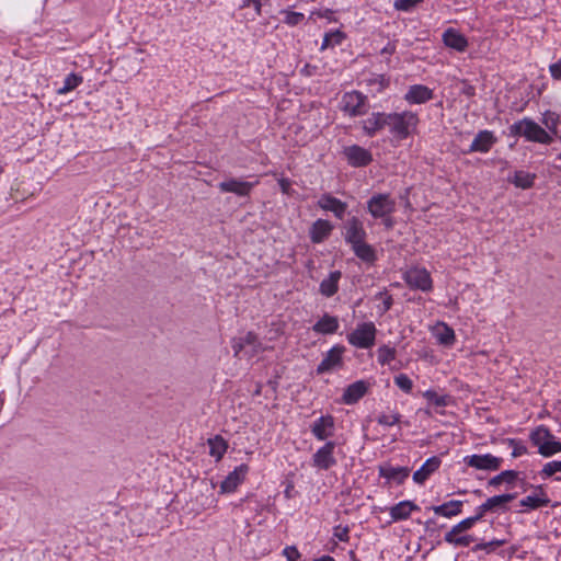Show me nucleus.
<instances>
[{"instance_id":"4be33fe9","label":"nucleus","mask_w":561,"mask_h":561,"mask_svg":"<svg viewBox=\"0 0 561 561\" xmlns=\"http://www.w3.org/2000/svg\"><path fill=\"white\" fill-rule=\"evenodd\" d=\"M439 466L440 459L438 457L433 456L428 458L422 467L413 473V481L417 484H423Z\"/></svg>"},{"instance_id":"c756f323","label":"nucleus","mask_w":561,"mask_h":561,"mask_svg":"<svg viewBox=\"0 0 561 561\" xmlns=\"http://www.w3.org/2000/svg\"><path fill=\"white\" fill-rule=\"evenodd\" d=\"M419 507L411 501H402L390 508V516L393 520H403L409 518L412 511Z\"/></svg>"},{"instance_id":"b1692460","label":"nucleus","mask_w":561,"mask_h":561,"mask_svg":"<svg viewBox=\"0 0 561 561\" xmlns=\"http://www.w3.org/2000/svg\"><path fill=\"white\" fill-rule=\"evenodd\" d=\"M536 491L539 492V494L528 495L520 500L519 504L520 506H524L528 510H537L543 506H547L550 502V500L547 497L541 485L536 486Z\"/></svg>"},{"instance_id":"7ed1b4c3","label":"nucleus","mask_w":561,"mask_h":561,"mask_svg":"<svg viewBox=\"0 0 561 561\" xmlns=\"http://www.w3.org/2000/svg\"><path fill=\"white\" fill-rule=\"evenodd\" d=\"M530 440L538 447V453L543 457H551L561 453V442L543 425L536 427L530 433Z\"/></svg>"},{"instance_id":"6ab92c4d","label":"nucleus","mask_w":561,"mask_h":561,"mask_svg":"<svg viewBox=\"0 0 561 561\" xmlns=\"http://www.w3.org/2000/svg\"><path fill=\"white\" fill-rule=\"evenodd\" d=\"M367 390L368 385L366 381H355L344 390L342 400L345 404H354L366 394Z\"/></svg>"},{"instance_id":"4468645a","label":"nucleus","mask_w":561,"mask_h":561,"mask_svg":"<svg viewBox=\"0 0 561 561\" xmlns=\"http://www.w3.org/2000/svg\"><path fill=\"white\" fill-rule=\"evenodd\" d=\"M249 472V466L242 463L234 468L220 484L221 493H232L243 482Z\"/></svg>"},{"instance_id":"37998d69","label":"nucleus","mask_w":561,"mask_h":561,"mask_svg":"<svg viewBox=\"0 0 561 561\" xmlns=\"http://www.w3.org/2000/svg\"><path fill=\"white\" fill-rule=\"evenodd\" d=\"M376 299H379L381 300V305L378 306V310L381 314H383L385 312H387L392 304H393V299H392V296L389 295L387 291H380L378 293L376 296H375Z\"/></svg>"},{"instance_id":"4d7b16f0","label":"nucleus","mask_w":561,"mask_h":561,"mask_svg":"<svg viewBox=\"0 0 561 561\" xmlns=\"http://www.w3.org/2000/svg\"><path fill=\"white\" fill-rule=\"evenodd\" d=\"M549 72L554 80L561 81V60L549 66Z\"/></svg>"},{"instance_id":"6e6d98bb","label":"nucleus","mask_w":561,"mask_h":561,"mask_svg":"<svg viewBox=\"0 0 561 561\" xmlns=\"http://www.w3.org/2000/svg\"><path fill=\"white\" fill-rule=\"evenodd\" d=\"M283 553L287 558V561H296L300 557V553L294 546L286 547Z\"/></svg>"},{"instance_id":"2f4dec72","label":"nucleus","mask_w":561,"mask_h":561,"mask_svg":"<svg viewBox=\"0 0 561 561\" xmlns=\"http://www.w3.org/2000/svg\"><path fill=\"white\" fill-rule=\"evenodd\" d=\"M355 255L364 262L373 263L376 260V252L374 248L366 242L356 243L351 247Z\"/></svg>"},{"instance_id":"680f3d73","label":"nucleus","mask_w":561,"mask_h":561,"mask_svg":"<svg viewBox=\"0 0 561 561\" xmlns=\"http://www.w3.org/2000/svg\"><path fill=\"white\" fill-rule=\"evenodd\" d=\"M250 2H252L254 4V8H255L256 12L260 14V12H261V1L260 0H247L244 5H250Z\"/></svg>"},{"instance_id":"3c124183","label":"nucleus","mask_w":561,"mask_h":561,"mask_svg":"<svg viewBox=\"0 0 561 561\" xmlns=\"http://www.w3.org/2000/svg\"><path fill=\"white\" fill-rule=\"evenodd\" d=\"M476 523H477V517L471 516V517L462 519L457 525L453 526L451 529H454L455 533L456 531L465 533V531L471 529Z\"/></svg>"},{"instance_id":"49530a36","label":"nucleus","mask_w":561,"mask_h":561,"mask_svg":"<svg viewBox=\"0 0 561 561\" xmlns=\"http://www.w3.org/2000/svg\"><path fill=\"white\" fill-rule=\"evenodd\" d=\"M254 341L255 343L253 344H247V351L244 353L247 359H251L252 357L256 356L257 354L264 351V347L262 346V343L259 341V337L255 333Z\"/></svg>"},{"instance_id":"f8f14e48","label":"nucleus","mask_w":561,"mask_h":561,"mask_svg":"<svg viewBox=\"0 0 561 561\" xmlns=\"http://www.w3.org/2000/svg\"><path fill=\"white\" fill-rule=\"evenodd\" d=\"M347 162L355 168L366 167L373 161V154L358 145L347 146L343 149Z\"/></svg>"},{"instance_id":"f704fd0d","label":"nucleus","mask_w":561,"mask_h":561,"mask_svg":"<svg viewBox=\"0 0 561 561\" xmlns=\"http://www.w3.org/2000/svg\"><path fill=\"white\" fill-rule=\"evenodd\" d=\"M437 341L443 345H453L455 342V332L445 323H438L434 329Z\"/></svg>"},{"instance_id":"864d4df0","label":"nucleus","mask_w":561,"mask_h":561,"mask_svg":"<svg viewBox=\"0 0 561 561\" xmlns=\"http://www.w3.org/2000/svg\"><path fill=\"white\" fill-rule=\"evenodd\" d=\"M333 38H336V43L340 44L343 39V35L341 32L325 34L322 45H321V49H325L330 46H333V44H332Z\"/></svg>"},{"instance_id":"f3484780","label":"nucleus","mask_w":561,"mask_h":561,"mask_svg":"<svg viewBox=\"0 0 561 561\" xmlns=\"http://www.w3.org/2000/svg\"><path fill=\"white\" fill-rule=\"evenodd\" d=\"M433 98V90L423 84L411 85L404 95V100L409 104H423L432 100Z\"/></svg>"},{"instance_id":"338daca9","label":"nucleus","mask_w":561,"mask_h":561,"mask_svg":"<svg viewBox=\"0 0 561 561\" xmlns=\"http://www.w3.org/2000/svg\"><path fill=\"white\" fill-rule=\"evenodd\" d=\"M332 44H333V45L337 44V43H336V38H333Z\"/></svg>"},{"instance_id":"8fccbe9b","label":"nucleus","mask_w":561,"mask_h":561,"mask_svg":"<svg viewBox=\"0 0 561 561\" xmlns=\"http://www.w3.org/2000/svg\"><path fill=\"white\" fill-rule=\"evenodd\" d=\"M394 383L403 391L410 392L413 387L412 380L404 374L394 377Z\"/></svg>"},{"instance_id":"f257e3e1","label":"nucleus","mask_w":561,"mask_h":561,"mask_svg":"<svg viewBox=\"0 0 561 561\" xmlns=\"http://www.w3.org/2000/svg\"><path fill=\"white\" fill-rule=\"evenodd\" d=\"M387 127L399 140L408 138L416 130L419 117L411 111L401 113H386Z\"/></svg>"},{"instance_id":"473e14b6","label":"nucleus","mask_w":561,"mask_h":561,"mask_svg":"<svg viewBox=\"0 0 561 561\" xmlns=\"http://www.w3.org/2000/svg\"><path fill=\"white\" fill-rule=\"evenodd\" d=\"M207 443L209 446V455L219 461L228 448L226 439L220 435H216L215 437L209 438Z\"/></svg>"},{"instance_id":"09e8293b","label":"nucleus","mask_w":561,"mask_h":561,"mask_svg":"<svg viewBox=\"0 0 561 561\" xmlns=\"http://www.w3.org/2000/svg\"><path fill=\"white\" fill-rule=\"evenodd\" d=\"M400 420H401V415L399 413H391V414L382 413L377 419L378 423L380 425H385V426H392V425L399 423Z\"/></svg>"},{"instance_id":"1a4fd4ad","label":"nucleus","mask_w":561,"mask_h":561,"mask_svg":"<svg viewBox=\"0 0 561 561\" xmlns=\"http://www.w3.org/2000/svg\"><path fill=\"white\" fill-rule=\"evenodd\" d=\"M343 229L345 242L348 243L351 247L356 243H360L367 238V232L364 228L362 220L355 216L350 218L345 222Z\"/></svg>"},{"instance_id":"a211bd4d","label":"nucleus","mask_w":561,"mask_h":561,"mask_svg":"<svg viewBox=\"0 0 561 561\" xmlns=\"http://www.w3.org/2000/svg\"><path fill=\"white\" fill-rule=\"evenodd\" d=\"M334 419L331 415L319 417L311 425V433L319 440H324L333 435Z\"/></svg>"},{"instance_id":"ea45409f","label":"nucleus","mask_w":561,"mask_h":561,"mask_svg":"<svg viewBox=\"0 0 561 561\" xmlns=\"http://www.w3.org/2000/svg\"><path fill=\"white\" fill-rule=\"evenodd\" d=\"M510 447H512V457L513 458H517V457H520L523 455H526L528 453V449L526 447V445L522 442V440H518V439H515V438H506L504 440Z\"/></svg>"},{"instance_id":"aec40b11","label":"nucleus","mask_w":561,"mask_h":561,"mask_svg":"<svg viewBox=\"0 0 561 561\" xmlns=\"http://www.w3.org/2000/svg\"><path fill=\"white\" fill-rule=\"evenodd\" d=\"M443 42L447 47L457 51H465L468 47L467 38L455 28H447L443 33Z\"/></svg>"},{"instance_id":"393cba45","label":"nucleus","mask_w":561,"mask_h":561,"mask_svg":"<svg viewBox=\"0 0 561 561\" xmlns=\"http://www.w3.org/2000/svg\"><path fill=\"white\" fill-rule=\"evenodd\" d=\"M379 474L400 484L409 477L410 470L407 467L380 466Z\"/></svg>"},{"instance_id":"c03bdc74","label":"nucleus","mask_w":561,"mask_h":561,"mask_svg":"<svg viewBox=\"0 0 561 561\" xmlns=\"http://www.w3.org/2000/svg\"><path fill=\"white\" fill-rule=\"evenodd\" d=\"M542 123L549 131H551L553 135H557V127H558V123H559L558 115H556L552 112H546L543 114Z\"/></svg>"},{"instance_id":"2eb2a0df","label":"nucleus","mask_w":561,"mask_h":561,"mask_svg":"<svg viewBox=\"0 0 561 561\" xmlns=\"http://www.w3.org/2000/svg\"><path fill=\"white\" fill-rule=\"evenodd\" d=\"M318 207L322 210L331 211L337 219H343L347 209V204L331 194H323L318 199Z\"/></svg>"},{"instance_id":"423d86ee","label":"nucleus","mask_w":561,"mask_h":561,"mask_svg":"<svg viewBox=\"0 0 561 561\" xmlns=\"http://www.w3.org/2000/svg\"><path fill=\"white\" fill-rule=\"evenodd\" d=\"M367 210L375 218H383L396 210V201L389 194H375L367 202Z\"/></svg>"},{"instance_id":"603ef678","label":"nucleus","mask_w":561,"mask_h":561,"mask_svg":"<svg viewBox=\"0 0 561 561\" xmlns=\"http://www.w3.org/2000/svg\"><path fill=\"white\" fill-rule=\"evenodd\" d=\"M423 0H396L393 7L399 11H409Z\"/></svg>"},{"instance_id":"774afa93","label":"nucleus","mask_w":561,"mask_h":561,"mask_svg":"<svg viewBox=\"0 0 561 561\" xmlns=\"http://www.w3.org/2000/svg\"><path fill=\"white\" fill-rule=\"evenodd\" d=\"M556 480L561 481V477H557Z\"/></svg>"},{"instance_id":"39448f33","label":"nucleus","mask_w":561,"mask_h":561,"mask_svg":"<svg viewBox=\"0 0 561 561\" xmlns=\"http://www.w3.org/2000/svg\"><path fill=\"white\" fill-rule=\"evenodd\" d=\"M341 108L352 117L365 115L368 111L367 96L358 91H351L343 94Z\"/></svg>"},{"instance_id":"ddd939ff","label":"nucleus","mask_w":561,"mask_h":561,"mask_svg":"<svg viewBox=\"0 0 561 561\" xmlns=\"http://www.w3.org/2000/svg\"><path fill=\"white\" fill-rule=\"evenodd\" d=\"M256 183H257V181L254 183H251V182H245V181H241L239 179L231 178V179L220 182L218 184V188L222 193H233L237 196L245 197V196L250 195L252 188L254 187V185Z\"/></svg>"},{"instance_id":"e2e57ef3","label":"nucleus","mask_w":561,"mask_h":561,"mask_svg":"<svg viewBox=\"0 0 561 561\" xmlns=\"http://www.w3.org/2000/svg\"><path fill=\"white\" fill-rule=\"evenodd\" d=\"M488 511H482V504L478 507V512L473 517H477V522L480 520Z\"/></svg>"},{"instance_id":"412c9836","label":"nucleus","mask_w":561,"mask_h":561,"mask_svg":"<svg viewBox=\"0 0 561 561\" xmlns=\"http://www.w3.org/2000/svg\"><path fill=\"white\" fill-rule=\"evenodd\" d=\"M496 139L492 131L481 130L477 134L470 146L471 152H488Z\"/></svg>"},{"instance_id":"9d476101","label":"nucleus","mask_w":561,"mask_h":561,"mask_svg":"<svg viewBox=\"0 0 561 561\" xmlns=\"http://www.w3.org/2000/svg\"><path fill=\"white\" fill-rule=\"evenodd\" d=\"M335 448L334 442L325 443L312 456V466L320 470H329L336 465V459L333 455Z\"/></svg>"},{"instance_id":"0e129e2a","label":"nucleus","mask_w":561,"mask_h":561,"mask_svg":"<svg viewBox=\"0 0 561 561\" xmlns=\"http://www.w3.org/2000/svg\"><path fill=\"white\" fill-rule=\"evenodd\" d=\"M293 488H294V486H293L291 484H288V485H287V488H286V490H285V492H284V493H285V496H286L287 499H290V497H291V490H293Z\"/></svg>"},{"instance_id":"cd10ccee","label":"nucleus","mask_w":561,"mask_h":561,"mask_svg":"<svg viewBox=\"0 0 561 561\" xmlns=\"http://www.w3.org/2000/svg\"><path fill=\"white\" fill-rule=\"evenodd\" d=\"M516 494L515 493H506L501 495H495L492 497H489L483 504H482V511H499L505 508L506 504L515 500Z\"/></svg>"},{"instance_id":"e433bc0d","label":"nucleus","mask_w":561,"mask_h":561,"mask_svg":"<svg viewBox=\"0 0 561 561\" xmlns=\"http://www.w3.org/2000/svg\"><path fill=\"white\" fill-rule=\"evenodd\" d=\"M518 478V472L515 470H505L493 477L489 481V485L497 486L503 482L513 483Z\"/></svg>"},{"instance_id":"9b49d317","label":"nucleus","mask_w":561,"mask_h":561,"mask_svg":"<svg viewBox=\"0 0 561 561\" xmlns=\"http://www.w3.org/2000/svg\"><path fill=\"white\" fill-rule=\"evenodd\" d=\"M345 352V347L342 345L333 346L321 360V363L317 367V373L319 375L324 373H330L336 368L342 367L343 365V353Z\"/></svg>"},{"instance_id":"5fc2aeb1","label":"nucleus","mask_w":561,"mask_h":561,"mask_svg":"<svg viewBox=\"0 0 561 561\" xmlns=\"http://www.w3.org/2000/svg\"><path fill=\"white\" fill-rule=\"evenodd\" d=\"M348 531H350L348 527L339 525L334 528L333 535L341 541H347L348 540Z\"/></svg>"},{"instance_id":"c9c22d12","label":"nucleus","mask_w":561,"mask_h":561,"mask_svg":"<svg viewBox=\"0 0 561 561\" xmlns=\"http://www.w3.org/2000/svg\"><path fill=\"white\" fill-rule=\"evenodd\" d=\"M535 179V174L525 171H516L514 173L512 182L516 187L527 190L534 185Z\"/></svg>"},{"instance_id":"f03ea898","label":"nucleus","mask_w":561,"mask_h":561,"mask_svg":"<svg viewBox=\"0 0 561 561\" xmlns=\"http://www.w3.org/2000/svg\"><path fill=\"white\" fill-rule=\"evenodd\" d=\"M510 131L511 135L524 137L527 141L549 145L553 140L552 136L546 129L527 117L511 125Z\"/></svg>"},{"instance_id":"58836bf2","label":"nucleus","mask_w":561,"mask_h":561,"mask_svg":"<svg viewBox=\"0 0 561 561\" xmlns=\"http://www.w3.org/2000/svg\"><path fill=\"white\" fill-rule=\"evenodd\" d=\"M378 362L381 365L390 364L396 357V350L388 345H382L377 351Z\"/></svg>"},{"instance_id":"5701e85b","label":"nucleus","mask_w":561,"mask_h":561,"mask_svg":"<svg viewBox=\"0 0 561 561\" xmlns=\"http://www.w3.org/2000/svg\"><path fill=\"white\" fill-rule=\"evenodd\" d=\"M333 226L324 219L316 220L310 229V238L313 243H320L329 237Z\"/></svg>"},{"instance_id":"052dcab7","label":"nucleus","mask_w":561,"mask_h":561,"mask_svg":"<svg viewBox=\"0 0 561 561\" xmlns=\"http://www.w3.org/2000/svg\"><path fill=\"white\" fill-rule=\"evenodd\" d=\"M383 222V225L387 227V228H392L393 226V220L391 218V215H388L387 217H383V218H380Z\"/></svg>"},{"instance_id":"a18cd8bd","label":"nucleus","mask_w":561,"mask_h":561,"mask_svg":"<svg viewBox=\"0 0 561 561\" xmlns=\"http://www.w3.org/2000/svg\"><path fill=\"white\" fill-rule=\"evenodd\" d=\"M423 396L436 407H446L449 399L448 396H439L433 390L425 391Z\"/></svg>"},{"instance_id":"de8ad7c7","label":"nucleus","mask_w":561,"mask_h":561,"mask_svg":"<svg viewBox=\"0 0 561 561\" xmlns=\"http://www.w3.org/2000/svg\"><path fill=\"white\" fill-rule=\"evenodd\" d=\"M284 14V22L290 26H295L304 21L305 15L300 12H294V11H283Z\"/></svg>"},{"instance_id":"4c0bfd02","label":"nucleus","mask_w":561,"mask_h":561,"mask_svg":"<svg viewBox=\"0 0 561 561\" xmlns=\"http://www.w3.org/2000/svg\"><path fill=\"white\" fill-rule=\"evenodd\" d=\"M82 82V77L77 73H70L66 77L64 85L57 90L58 94H66L76 89Z\"/></svg>"},{"instance_id":"72a5a7b5","label":"nucleus","mask_w":561,"mask_h":561,"mask_svg":"<svg viewBox=\"0 0 561 561\" xmlns=\"http://www.w3.org/2000/svg\"><path fill=\"white\" fill-rule=\"evenodd\" d=\"M444 540L455 547H468L471 542L474 541V538L471 535H462L461 531L455 533L454 529H450L445 534Z\"/></svg>"},{"instance_id":"a19ab883","label":"nucleus","mask_w":561,"mask_h":561,"mask_svg":"<svg viewBox=\"0 0 561 561\" xmlns=\"http://www.w3.org/2000/svg\"><path fill=\"white\" fill-rule=\"evenodd\" d=\"M557 472H561V461L553 460V461L547 462L542 467L539 474L541 476L542 479H547V478L554 476Z\"/></svg>"},{"instance_id":"dca6fc26","label":"nucleus","mask_w":561,"mask_h":561,"mask_svg":"<svg viewBox=\"0 0 561 561\" xmlns=\"http://www.w3.org/2000/svg\"><path fill=\"white\" fill-rule=\"evenodd\" d=\"M364 134L374 137L377 133L387 127L386 113L375 112L369 117L360 122Z\"/></svg>"},{"instance_id":"a878e982","label":"nucleus","mask_w":561,"mask_h":561,"mask_svg":"<svg viewBox=\"0 0 561 561\" xmlns=\"http://www.w3.org/2000/svg\"><path fill=\"white\" fill-rule=\"evenodd\" d=\"M341 272L333 271L320 283L319 291L325 297H332L339 290V282L341 279Z\"/></svg>"},{"instance_id":"13d9d810","label":"nucleus","mask_w":561,"mask_h":561,"mask_svg":"<svg viewBox=\"0 0 561 561\" xmlns=\"http://www.w3.org/2000/svg\"><path fill=\"white\" fill-rule=\"evenodd\" d=\"M462 88L460 93L466 95L467 98H473L476 95V88L470 84L467 80H462Z\"/></svg>"},{"instance_id":"0eeeda50","label":"nucleus","mask_w":561,"mask_h":561,"mask_svg":"<svg viewBox=\"0 0 561 561\" xmlns=\"http://www.w3.org/2000/svg\"><path fill=\"white\" fill-rule=\"evenodd\" d=\"M404 280L414 289L430 291L433 288V282L430 273L422 267H412L404 274Z\"/></svg>"},{"instance_id":"20e7f679","label":"nucleus","mask_w":561,"mask_h":561,"mask_svg":"<svg viewBox=\"0 0 561 561\" xmlns=\"http://www.w3.org/2000/svg\"><path fill=\"white\" fill-rule=\"evenodd\" d=\"M376 327L373 322H364L347 335L351 345L358 348H370L375 344Z\"/></svg>"},{"instance_id":"c85d7f7f","label":"nucleus","mask_w":561,"mask_h":561,"mask_svg":"<svg viewBox=\"0 0 561 561\" xmlns=\"http://www.w3.org/2000/svg\"><path fill=\"white\" fill-rule=\"evenodd\" d=\"M462 504V501L453 500L442 505L433 506L432 510L436 515L450 518L461 513Z\"/></svg>"},{"instance_id":"7c9ffc66","label":"nucleus","mask_w":561,"mask_h":561,"mask_svg":"<svg viewBox=\"0 0 561 561\" xmlns=\"http://www.w3.org/2000/svg\"><path fill=\"white\" fill-rule=\"evenodd\" d=\"M253 343H255L253 332H248L244 336H241V337H234L231 341L233 356L239 359L245 358L244 353L247 351L245 350L247 344H253Z\"/></svg>"},{"instance_id":"69168bd1","label":"nucleus","mask_w":561,"mask_h":561,"mask_svg":"<svg viewBox=\"0 0 561 561\" xmlns=\"http://www.w3.org/2000/svg\"><path fill=\"white\" fill-rule=\"evenodd\" d=\"M313 561H335V560L332 557H330V556H323V557H321L319 559H316Z\"/></svg>"},{"instance_id":"bf43d9fd","label":"nucleus","mask_w":561,"mask_h":561,"mask_svg":"<svg viewBox=\"0 0 561 561\" xmlns=\"http://www.w3.org/2000/svg\"><path fill=\"white\" fill-rule=\"evenodd\" d=\"M278 184H279V187H280L282 192L285 193V194H288L289 188H290L289 180L283 178V179H280L278 181Z\"/></svg>"},{"instance_id":"79ce46f5","label":"nucleus","mask_w":561,"mask_h":561,"mask_svg":"<svg viewBox=\"0 0 561 561\" xmlns=\"http://www.w3.org/2000/svg\"><path fill=\"white\" fill-rule=\"evenodd\" d=\"M505 543H506L505 539H494L489 542H481V543L476 545L472 548V551L477 552L479 550H485L486 552H491Z\"/></svg>"},{"instance_id":"6e6552de","label":"nucleus","mask_w":561,"mask_h":561,"mask_svg":"<svg viewBox=\"0 0 561 561\" xmlns=\"http://www.w3.org/2000/svg\"><path fill=\"white\" fill-rule=\"evenodd\" d=\"M463 461L467 466L477 470L495 471L500 469L503 459L491 454H485L466 456Z\"/></svg>"},{"instance_id":"bb28decb","label":"nucleus","mask_w":561,"mask_h":561,"mask_svg":"<svg viewBox=\"0 0 561 561\" xmlns=\"http://www.w3.org/2000/svg\"><path fill=\"white\" fill-rule=\"evenodd\" d=\"M339 329V320L334 316L324 314L319 321H317L312 330L319 334H333Z\"/></svg>"}]
</instances>
